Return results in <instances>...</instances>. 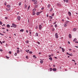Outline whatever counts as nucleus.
Instances as JSON below:
<instances>
[{"mask_svg":"<svg viewBox=\"0 0 78 78\" xmlns=\"http://www.w3.org/2000/svg\"><path fill=\"white\" fill-rule=\"evenodd\" d=\"M28 42H29V41H28V40L26 41V44H28Z\"/></svg>","mask_w":78,"mask_h":78,"instance_id":"nucleus-24","label":"nucleus"},{"mask_svg":"<svg viewBox=\"0 0 78 78\" xmlns=\"http://www.w3.org/2000/svg\"><path fill=\"white\" fill-rule=\"evenodd\" d=\"M19 52H20V51H19V50H17V53H19Z\"/></svg>","mask_w":78,"mask_h":78,"instance_id":"nucleus-31","label":"nucleus"},{"mask_svg":"<svg viewBox=\"0 0 78 78\" xmlns=\"http://www.w3.org/2000/svg\"><path fill=\"white\" fill-rule=\"evenodd\" d=\"M6 31H9V30H8V29H7Z\"/></svg>","mask_w":78,"mask_h":78,"instance_id":"nucleus-63","label":"nucleus"},{"mask_svg":"<svg viewBox=\"0 0 78 78\" xmlns=\"http://www.w3.org/2000/svg\"><path fill=\"white\" fill-rule=\"evenodd\" d=\"M26 59H28V56H26Z\"/></svg>","mask_w":78,"mask_h":78,"instance_id":"nucleus-44","label":"nucleus"},{"mask_svg":"<svg viewBox=\"0 0 78 78\" xmlns=\"http://www.w3.org/2000/svg\"><path fill=\"white\" fill-rule=\"evenodd\" d=\"M15 56H17V53H16L15 54Z\"/></svg>","mask_w":78,"mask_h":78,"instance_id":"nucleus-50","label":"nucleus"},{"mask_svg":"<svg viewBox=\"0 0 78 78\" xmlns=\"http://www.w3.org/2000/svg\"><path fill=\"white\" fill-rule=\"evenodd\" d=\"M39 13H39V12H37V15H39Z\"/></svg>","mask_w":78,"mask_h":78,"instance_id":"nucleus-32","label":"nucleus"},{"mask_svg":"<svg viewBox=\"0 0 78 78\" xmlns=\"http://www.w3.org/2000/svg\"><path fill=\"white\" fill-rule=\"evenodd\" d=\"M75 47H76V48H78V47L77 46H75Z\"/></svg>","mask_w":78,"mask_h":78,"instance_id":"nucleus-59","label":"nucleus"},{"mask_svg":"<svg viewBox=\"0 0 78 78\" xmlns=\"http://www.w3.org/2000/svg\"><path fill=\"white\" fill-rule=\"evenodd\" d=\"M25 8H26L27 7V5H25Z\"/></svg>","mask_w":78,"mask_h":78,"instance_id":"nucleus-33","label":"nucleus"},{"mask_svg":"<svg viewBox=\"0 0 78 78\" xmlns=\"http://www.w3.org/2000/svg\"><path fill=\"white\" fill-rule=\"evenodd\" d=\"M25 51L27 53H29V52H28V51H30V50H27H27H26Z\"/></svg>","mask_w":78,"mask_h":78,"instance_id":"nucleus-16","label":"nucleus"},{"mask_svg":"<svg viewBox=\"0 0 78 78\" xmlns=\"http://www.w3.org/2000/svg\"><path fill=\"white\" fill-rule=\"evenodd\" d=\"M6 56V58H7V59H9V57H8V56Z\"/></svg>","mask_w":78,"mask_h":78,"instance_id":"nucleus-34","label":"nucleus"},{"mask_svg":"<svg viewBox=\"0 0 78 78\" xmlns=\"http://www.w3.org/2000/svg\"><path fill=\"white\" fill-rule=\"evenodd\" d=\"M69 37L70 39H71V37H72V35L70 34H69Z\"/></svg>","mask_w":78,"mask_h":78,"instance_id":"nucleus-7","label":"nucleus"},{"mask_svg":"<svg viewBox=\"0 0 78 78\" xmlns=\"http://www.w3.org/2000/svg\"><path fill=\"white\" fill-rule=\"evenodd\" d=\"M18 20H20V17L18 16Z\"/></svg>","mask_w":78,"mask_h":78,"instance_id":"nucleus-9","label":"nucleus"},{"mask_svg":"<svg viewBox=\"0 0 78 78\" xmlns=\"http://www.w3.org/2000/svg\"><path fill=\"white\" fill-rule=\"evenodd\" d=\"M29 53L30 54H32V53H33V52H32V51H30L29 52Z\"/></svg>","mask_w":78,"mask_h":78,"instance_id":"nucleus-18","label":"nucleus"},{"mask_svg":"<svg viewBox=\"0 0 78 78\" xmlns=\"http://www.w3.org/2000/svg\"><path fill=\"white\" fill-rule=\"evenodd\" d=\"M53 67H55V65H54L53 66Z\"/></svg>","mask_w":78,"mask_h":78,"instance_id":"nucleus-64","label":"nucleus"},{"mask_svg":"<svg viewBox=\"0 0 78 78\" xmlns=\"http://www.w3.org/2000/svg\"><path fill=\"white\" fill-rule=\"evenodd\" d=\"M12 25L13 27H14V28H16V27L17 26V25H16L14 24V23H13Z\"/></svg>","mask_w":78,"mask_h":78,"instance_id":"nucleus-2","label":"nucleus"},{"mask_svg":"<svg viewBox=\"0 0 78 78\" xmlns=\"http://www.w3.org/2000/svg\"><path fill=\"white\" fill-rule=\"evenodd\" d=\"M76 31V29L75 28H74L73 29V31Z\"/></svg>","mask_w":78,"mask_h":78,"instance_id":"nucleus-8","label":"nucleus"},{"mask_svg":"<svg viewBox=\"0 0 78 78\" xmlns=\"http://www.w3.org/2000/svg\"><path fill=\"white\" fill-rule=\"evenodd\" d=\"M68 2H69V0H66V3H68Z\"/></svg>","mask_w":78,"mask_h":78,"instance_id":"nucleus-42","label":"nucleus"},{"mask_svg":"<svg viewBox=\"0 0 78 78\" xmlns=\"http://www.w3.org/2000/svg\"><path fill=\"white\" fill-rule=\"evenodd\" d=\"M52 70H53V69H52V68H51L50 69V71H52Z\"/></svg>","mask_w":78,"mask_h":78,"instance_id":"nucleus-22","label":"nucleus"},{"mask_svg":"<svg viewBox=\"0 0 78 78\" xmlns=\"http://www.w3.org/2000/svg\"><path fill=\"white\" fill-rule=\"evenodd\" d=\"M17 15H19V12H18V13H17Z\"/></svg>","mask_w":78,"mask_h":78,"instance_id":"nucleus-56","label":"nucleus"},{"mask_svg":"<svg viewBox=\"0 0 78 78\" xmlns=\"http://www.w3.org/2000/svg\"><path fill=\"white\" fill-rule=\"evenodd\" d=\"M55 28H56V27H57V24L55 25Z\"/></svg>","mask_w":78,"mask_h":78,"instance_id":"nucleus-41","label":"nucleus"},{"mask_svg":"<svg viewBox=\"0 0 78 78\" xmlns=\"http://www.w3.org/2000/svg\"><path fill=\"white\" fill-rule=\"evenodd\" d=\"M9 54H11V51H9Z\"/></svg>","mask_w":78,"mask_h":78,"instance_id":"nucleus-45","label":"nucleus"},{"mask_svg":"<svg viewBox=\"0 0 78 78\" xmlns=\"http://www.w3.org/2000/svg\"><path fill=\"white\" fill-rule=\"evenodd\" d=\"M37 3V1H35L34 2V4L35 5H36V4Z\"/></svg>","mask_w":78,"mask_h":78,"instance_id":"nucleus-5","label":"nucleus"},{"mask_svg":"<svg viewBox=\"0 0 78 78\" xmlns=\"http://www.w3.org/2000/svg\"><path fill=\"white\" fill-rule=\"evenodd\" d=\"M36 34L37 36H38V34L37 33H36Z\"/></svg>","mask_w":78,"mask_h":78,"instance_id":"nucleus-36","label":"nucleus"},{"mask_svg":"<svg viewBox=\"0 0 78 78\" xmlns=\"http://www.w3.org/2000/svg\"><path fill=\"white\" fill-rule=\"evenodd\" d=\"M40 63H41V64H42L43 63V61L41 60L40 61Z\"/></svg>","mask_w":78,"mask_h":78,"instance_id":"nucleus-25","label":"nucleus"},{"mask_svg":"<svg viewBox=\"0 0 78 78\" xmlns=\"http://www.w3.org/2000/svg\"><path fill=\"white\" fill-rule=\"evenodd\" d=\"M24 31V30L23 29H21L20 30V31H21L22 32H23Z\"/></svg>","mask_w":78,"mask_h":78,"instance_id":"nucleus-20","label":"nucleus"},{"mask_svg":"<svg viewBox=\"0 0 78 78\" xmlns=\"http://www.w3.org/2000/svg\"><path fill=\"white\" fill-rule=\"evenodd\" d=\"M19 5V6H20V5H21V3L20 2Z\"/></svg>","mask_w":78,"mask_h":78,"instance_id":"nucleus-43","label":"nucleus"},{"mask_svg":"<svg viewBox=\"0 0 78 78\" xmlns=\"http://www.w3.org/2000/svg\"><path fill=\"white\" fill-rule=\"evenodd\" d=\"M50 6L51 5H50V4H48V7L50 8Z\"/></svg>","mask_w":78,"mask_h":78,"instance_id":"nucleus-29","label":"nucleus"},{"mask_svg":"<svg viewBox=\"0 0 78 78\" xmlns=\"http://www.w3.org/2000/svg\"><path fill=\"white\" fill-rule=\"evenodd\" d=\"M69 51H71V49H69Z\"/></svg>","mask_w":78,"mask_h":78,"instance_id":"nucleus-60","label":"nucleus"},{"mask_svg":"<svg viewBox=\"0 0 78 78\" xmlns=\"http://www.w3.org/2000/svg\"><path fill=\"white\" fill-rule=\"evenodd\" d=\"M66 54H67V55H69V56H73V55H71V54H70L69 53H68V52H67V53H66Z\"/></svg>","mask_w":78,"mask_h":78,"instance_id":"nucleus-6","label":"nucleus"},{"mask_svg":"<svg viewBox=\"0 0 78 78\" xmlns=\"http://www.w3.org/2000/svg\"><path fill=\"white\" fill-rule=\"evenodd\" d=\"M52 10H53V8H51V9L50 10V11L51 12Z\"/></svg>","mask_w":78,"mask_h":78,"instance_id":"nucleus-23","label":"nucleus"},{"mask_svg":"<svg viewBox=\"0 0 78 78\" xmlns=\"http://www.w3.org/2000/svg\"><path fill=\"white\" fill-rule=\"evenodd\" d=\"M62 52H64V51H65V50L64 49V48H62Z\"/></svg>","mask_w":78,"mask_h":78,"instance_id":"nucleus-10","label":"nucleus"},{"mask_svg":"<svg viewBox=\"0 0 78 78\" xmlns=\"http://www.w3.org/2000/svg\"><path fill=\"white\" fill-rule=\"evenodd\" d=\"M72 61H74L75 62V60H74V59L72 60Z\"/></svg>","mask_w":78,"mask_h":78,"instance_id":"nucleus-46","label":"nucleus"},{"mask_svg":"<svg viewBox=\"0 0 78 78\" xmlns=\"http://www.w3.org/2000/svg\"><path fill=\"white\" fill-rule=\"evenodd\" d=\"M5 5H6V2H5Z\"/></svg>","mask_w":78,"mask_h":78,"instance_id":"nucleus-52","label":"nucleus"},{"mask_svg":"<svg viewBox=\"0 0 78 78\" xmlns=\"http://www.w3.org/2000/svg\"><path fill=\"white\" fill-rule=\"evenodd\" d=\"M56 23V21H55V22L53 24H55V23Z\"/></svg>","mask_w":78,"mask_h":78,"instance_id":"nucleus-51","label":"nucleus"},{"mask_svg":"<svg viewBox=\"0 0 78 78\" xmlns=\"http://www.w3.org/2000/svg\"><path fill=\"white\" fill-rule=\"evenodd\" d=\"M38 6L37 5H36L35 6V8H37Z\"/></svg>","mask_w":78,"mask_h":78,"instance_id":"nucleus-28","label":"nucleus"},{"mask_svg":"<svg viewBox=\"0 0 78 78\" xmlns=\"http://www.w3.org/2000/svg\"><path fill=\"white\" fill-rule=\"evenodd\" d=\"M64 27H66V26H67V24H64Z\"/></svg>","mask_w":78,"mask_h":78,"instance_id":"nucleus-37","label":"nucleus"},{"mask_svg":"<svg viewBox=\"0 0 78 78\" xmlns=\"http://www.w3.org/2000/svg\"><path fill=\"white\" fill-rule=\"evenodd\" d=\"M36 9H33V12H34L35 11H36Z\"/></svg>","mask_w":78,"mask_h":78,"instance_id":"nucleus-12","label":"nucleus"},{"mask_svg":"<svg viewBox=\"0 0 78 78\" xmlns=\"http://www.w3.org/2000/svg\"><path fill=\"white\" fill-rule=\"evenodd\" d=\"M44 9V8H41L42 10H43Z\"/></svg>","mask_w":78,"mask_h":78,"instance_id":"nucleus-54","label":"nucleus"},{"mask_svg":"<svg viewBox=\"0 0 78 78\" xmlns=\"http://www.w3.org/2000/svg\"><path fill=\"white\" fill-rule=\"evenodd\" d=\"M54 13H53L52 15V16H54Z\"/></svg>","mask_w":78,"mask_h":78,"instance_id":"nucleus-48","label":"nucleus"},{"mask_svg":"<svg viewBox=\"0 0 78 78\" xmlns=\"http://www.w3.org/2000/svg\"><path fill=\"white\" fill-rule=\"evenodd\" d=\"M38 28V27L37 26H36V29H37Z\"/></svg>","mask_w":78,"mask_h":78,"instance_id":"nucleus-57","label":"nucleus"},{"mask_svg":"<svg viewBox=\"0 0 78 78\" xmlns=\"http://www.w3.org/2000/svg\"><path fill=\"white\" fill-rule=\"evenodd\" d=\"M0 25H2V22L1 21L0 22Z\"/></svg>","mask_w":78,"mask_h":78,"instance_id":"nucleus-38","label":"nucleus"},{"mask_svg":"<svg viewBox=\"0 0 78 78\" xmlns=\"http://www.w3.org/2000/svg\"><path fill=\"white\" fill-rule=\"evenodd\" d=\"M46 16H47V17H48V14H47Z\"/></svg>","mask_w":78,"mask_h":78,"instance_id":"nucleus-55","label":"nucleus"},{"mask_svg":"<svg viewBox=\"0 0 78 78\" xmlns=\"http://www.w3.org/2000/svg\"><path fill=\"white\" fill-rule=\"evenodd\" d=\"M0 51H3V50L2 49H0Z\"/></svg>","mask_w":78,"mask_h":78,"instance_id":"nucleus-47","label":"nucleus"},{"mask_svg":"<svg viewBox=\"0 0 78 78\" xmlns=\"http://www.w3.org/2000/svg\"><path fill=\"white\" fill-rule=\"evenodd\" d=\"M56 70H57V69H56V68H54L53 69V71H56Z\"/></svg>","mask_w":78,"mask_h":78,"instance_id":"nucleus-4","label":"nucleus"},{"mask_svg":"<svg viewBox=\"0 0 78 78\" xmlns=\"http://www.w3.org/2000/svg\"><path fill=\"white\" fill-rule=\"evenodd\" d=\"M68 14H69V16H71V13L70 12H68Z\"/></svg>","mask_w":78,"mask_h":78,"instance_id":"nucleus-13","label":"nucleus"},{"mask_svg":"<svg viewBox=\"0 0 78 78\" xmlns=\"http://www.w3.org/2000/svg\"><path fill=\"white\" fill-rule=\"evenodd\" d=\"M26 32H27V33H28V30H26Z\"/></svg>","mask_w":78,"mask_h":78,"instance_id":"nucleus-62","label":"nucleus"},{"mask_svg":"<svg viewBox=\"0 0 78 78\" xmlns=\"http://www.w3.org/2000/svg\"><path fill=\"white\" fill-rule=\"evenodd\" d=\"M55 28H53L52 29V31H55Z\"/></svg>","mask_w":78,"mask_h":78,"instance_id":"nucleus-19","label":"nucleus"},{"mask_svg":"<svg viewBox=\"0 0 78 78\" xmlns=\"http://www.w3.org/2000/svg\"><path fill=\"white\" fill-rule=\"evenodd\" d=\"M7 26L8 28L10 27V25H9V24H7Z\"/></svg>","mask_w":78,"mask_h":78,"instance_id":"nucleus-21","label":"nucleus"},{"mask_svg":"<svg viewBox=\"0 0 78 78\" xmlns=\"http://www.w3.org/2000/svg\"><path fill=\"white\" fill-rule=\"evenodd\" d=\"M75 43H78V41H75Z\"/></svg>","mask_w":78,"mask_h":78,"instance_id":"nucleus-58","label":"nucleus"},{"mask_svg":"<svg viewBox=\"0 0 78 78\" xmlns=\"http://www.w3.org/2000/svg\"><path fill=\"white\" fill-rule=\"evenodd\" d=\"M30 5H29V6L28 8V9H30Z\"/></svg>","mask_w":78,"mask_h":78,"instance_id":"nucleus-39","label":"nucleus"},{"mask_svg":"<svg viewBox=\"0 0 78 78\" xmlns=\"http://www.w3.org/2000/svg\"><path fill=\"white\" fill-rule=\"evenodd\" d=\"M33 57L34 58H37V57H36V55H33Z\"/></svg>","mask_w":78,"mask_h":78,"instance_id":"nucleus-26","label":"nucleus"},{"mask_svg":"<svg viewBox=\"0 0 78 78\" xmlns=\"http://www.w3.org/2000/svg\"><path fill=\"white\" fill-rule=\"evenodd\" d=\"M68 43L69 44H70V41H68Z\"/></svg>","mask_w":78,"mask_h":78,"instance_id":"nucleus-53","label":"nucleus"},{"mask_svg":"<svg viewBox=\"0 0 78 78\" xmlns=\"http://www.w3.org/2000/svg\"><path fill=\"white\" fill-rule=\"evenodd\" d=\"M0 34L1 35H2V36H4V35L3 34L0 33Z\"/></svg>","mask_w":78,"mask_h":78,"instance_id":"nucleus-40","label":"nucleus"},{"mask_svg":"<svg viewBox=\"0 0 78 78\" xmlns=\"http://www.w3.org/2000/svg\"><path fill=\"white\" fill-rule=\"evenodd\" d=\"M55 37L57 39H58V34L57 33H56L55 34Z\"/></svg>","mask_w":78,"mask_h":78,"instance_id":"nucleus-1","label":"nucleus"},{"mask_svg":"<svg viewBox=\"0 0 78 78\" xmlns=\"http://www.w3.org/2000/svg\"><path fill=\"white\" fill-rule=\"evenodd\" d=\"M37 43L39 45L40 44V42H37Z\"/></svg>","mask_w":78,"mask_h":78,"instance_id":"nucleus-35","label":"nucleus"},{"mask_svg":"<svg viewBox=\"0 0 78 78\" xmlns=\"http://www.w3.org/2000/svg\"><path fill=\"white\" fill-rule=\"evenodd\" d=\"M76 38H75L74 39L73 41L74 42H75V41H76Z\"/></svg>","mask_w":78,"mask_h":78,"instance_id":"nucleus-30","label":"nucleus"},{"mask_svg":"<svg viewBox=\"0 0 78 78\" xmlns=\"http://www.w3.org/2000/svg\"><path fill=\"white\" fill-rule=\"evenodd\" d=\"M42 28V26L41 25H39V29L41 30Z\"/></svg>","mask_w":78,"mask_h":78,"instance_id":"nucleus-3","label":"nucleus"},{"mask_svg":"<svg viewBox=\"0 0 78 78\" xmlns=\"http://www.w3.org/2000/svg\"><path fill=\"white\" fill-rule=\"evenodd\" d=\"M49 59H50V61H52L53 59H52V58L51 57H50L49 58Z\"/></svg>","mask_w":78,"mask_h":78,"instance_id":"nucleus-14","label":"nucleus"},{"mask_svg":"<svg viewBox=\"0 0 78 78\" xmlns=\"http://www.w3.org/2000/svg\"><path fill=\"white\" fill-rule=\"evenodd\" d=\"M48 56H49V57H51V55H49Z\"/></svg>","mask_w":78,"mask_h":78,"instance_id":"nucleus-61","label":"nucleus"},{"mask_svg":"<svg viewBox=\"0 0 78 78\" xmlns=\"http://www.w3.org/2000/svg\"><path fill=\"white\" fill-rule=\"evenodd\" d=\"M49 18L50 19H53V17H52V16H49Z\"/></svg>","mask_w":78,"mask_h":78,"instance_id":"nucleus-27","label":"nucleus"},{"mask_svg":"<svg viewBox=\"0 0 78 78\" xmlns=\"http://www.w3.org/2000/svg\"><path fill=\"white\" fill-rule=\"evenodd\" d=\"M5 19H6V20L8 19V18H7V17H5Z\"/></svg>","mask_w":78,"mask_h":78,"instance_id":"nucleus-49","label":"nucleus"},{"mask_svg":"<svg viewBox=\"0 0 78 78\" xmlns=\"http://www.w3.org/2000/svg\"><path fill=\"white\" fill-rule=\"evenodd\" d=\"M69 21H67L65 23H66V24H67V23H69Z\"/></svg>","mask_w":78,"mask_h":78,"instance_id":"nucleus-15","label":"nucleus"},{"mask_svg":"<svg viewBox=\"0 0 78 78\" xmlns=\"http://www.w3.org/2000/svg\"><path fill=\"white\" fill-rule=\"evenodd\" d=\"M7 8H9L10 7H11V6L10 5H7Z\"/></svg>","mask_w":78,"mask_h":78,"instance_id":"nucleus-11","label":"nucleus"},{"mask_svg":"<svg viewBox=\"0 0 78 78\" xmlns=\"http://www.w3.org/2000/svg\"><path fill=\"white\" fill-rule=\"evenodd\" d=\"M33 16L35 15V12H33Z\"/></svg>","mask_w":78,"mask_h":78,"instance_id":"nucleus-17","label":"nucleus"}]
</instances>
